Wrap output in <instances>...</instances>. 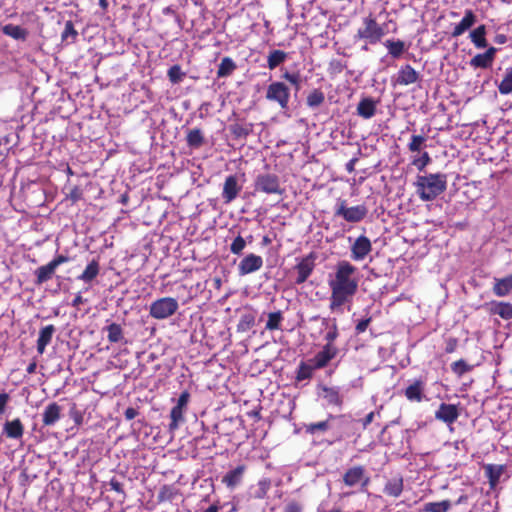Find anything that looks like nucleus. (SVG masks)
Returning <instances> with one entry per match:
<instances>
[{"label":"nucleus","instance_id":"17","mask_svg":"<svg viewBox=\"0 0 512 512\" xmlns=\"http://www.w3.org/2000/svg\"><path fill=\"white\" fill-rule=\"evenodd\" d=\"M241 190L242 186L238 183V177L236 175L227 176L222 189V198L224 203L228 204L234 201Z\"/></svg>","mask_w":512,"mask_h":512},{"label":"nucleus","instance_id":"63","mask_svg":"<svg viewBox=\"0 0 512 512\" xmlns=\"http://www.w3.org/2000/svg\"><path fill=\"white\" fill-rule=\"evenodd\" d=\"M70 416L74 420L75 424L81 425L83 422V414L81 411L73 408L70 411Z\"/></svg>","mask_w":512,"mask_h":512},{"label":"nucleus","instance_id":"48","mask_svg":"<svg viewBox=\"0 0 512 512\" xmlns=\"http://www.w3.org/2000/svg\"><path fill=\"white\" fill-rule=\"evenodd\" d=\"M473 365L468 364L464 359H459L451 364V371L458 377L472 371Z\"/></svg>","mask_w":512,"mask_h":512},{"label":"nucleus","instance_id":"30","mask_svg":"<svg viewBox=\"0 0 512 512\" xmlns=\"http://www.w3.org/2000/svg\"><path fill=\"white\" fill-rule=\"evenodd\" d=\"M245 466L239 465L235 469L230 470L225 474V476L222 479V482L228 487V488H234L238 484H240L243 474L245 472Z\"/></svg>","mask_w":512,"mask_h":512},{"label":"nucleus","instance_id":"18","mask_svg":"<svg viewBox=\"0 0 512 512\" xmlns=\"http://www.w3.org/2000/svg\"><path fill=\"white\" fill-rule=\"evenodd\" d=\"M498 49L490 46L484 53H478L471 58L469 65L475 69H488L493 65Z\"/></svg>","mask_w":512,"mask_h":512},{"label":"nucleus","instance_id":"49","mask_svg":"<svg viewBox=\"0 0 512 512\" xmlns=\"http://www.w3.org/2000/svg\"><path fill=\"white\" fill-rule=\"evenodd\" d=\"M283 319L281 311L272 312L268 315L265 328L269 331L278 330Z\"/></svg>","mask_w":512,"mask_h":512},{"label":"nucleus","instance_id":"59","mask_svg":"<svg viewBox=\"0 0 512 512\" xmlns=\"http://www.w3.org/2000/svg\"><path fill=\"white\" fill-rule=\"evenodd\" d=\"M303 507L302 505L297 501H290L286 504L284 508V512H302Z\"/></svg>","mask_w":512,"mask_h":512},{"label":"nucleus","instance_id":"5","mask_svg":"<svg viewBox=\"0 0 512 512\" xmlns=\"http://www.w3.org/2000/svg\"><path fill=\"white\" fill-rule=\"evenodd\" d=\"M178 308L179 305L175 298L163 297L151 303L149 314L154 319L162 320L175 314Z\"/></svg>","mask_w":512,"mask_h":512},{"label":"nucleus","instance_id":"41","mask_svg":"<svg viewBox=\"0 0 512 512\" xmlns=\"http://www.w3.org/2000/svg\"><path fill=\"white\" fill-rule=\"evenodd\" d=\"M317 370L314 368V364L309 362L306 363L304 361H301L296 372V381L301 382L307 379L312 378L313 371Z\"/></svg>","mask_w":512,"mask_h":512},{"label":"nucleus","instance_id":"28","mask_svg":"<svg viewBox=\"0 0 512 512\" xmlns=\"http://www.w3.org/2000/svg\"><path fill=\"white\" fill-rule=\"evenodd\" d=\"M486 34V26L481 24L470 32L469 38L476 48L484 49L488 47Z\"/></svg>","mask_w":512,"mask_h":512},{"label":"nucleus","instance_id":"61","mask_svg":"<svg viewBox=\"0 0 512 512\" xmlns=\"http://www.w3.org/2000/svg\"><path fill=\"white\" fill-rule=\"evenodd\" d=\"M69 261L70 257L63 254H58L50 262L54 264L56 268H58L61 264L67 263Z\"/></svg>","mask_w":512,"mask_h":512},{"label":"nucleus","instance_id":"45","mask_svg":"<svg viewBox=\"0 0 512 512\" xmlns=\"http://www.w3.org/2000/svg\"><path fill=\"white\" fill-rule=\"evenodd\" d=\"M427 138L424 135H412L408 143V150L412 153H421L423 148L426 147Z\"/></svg>","mask_w":512,"mask_h":512},{"label":"nucleus","instance_id":"54","mask_svg":"<svg viewBox=\"0 0 512 512\" xmlns=\"http://www.w3.org/2000/svg\"><path fill=\"white\" fill-rule=\"evenodd\" d=\"M345 65L342 63L341 60L338 59H332L329 62L328 71L331 75L340 74L344 69Z\"/></svg>","mask_w":512,"mask_h":512},{"label":"nucleus","instance_id":"22","mask_svg":"<svg viewBox=\"0 0 512 512\" xmlns=\"http://www.w3.org/2000/svg\"><path fill=\"white\" fill-rule=\"evenodd\" d=\"M488 312L498 315L504 320L512 319V304L504 301H492L488 304Z\"/></svg>","mask_w":512,"mask_h":512},{"label":"nucleus","instance_id":"53","mask_svg":"<svg viewBox=\"0 0 512 512\" xmlns=\"http://www.w3.org/2000/svg\"><path fill=\"white\" fill-rule=\"evenodd\" d=\"M245 247L246 240L241 235H238L230 244V251L234 255H241Z\"/></svg>","mask_w":512,"mask_h":512},{"label":"nucleus","instance_id":"55","mask_svg":"<svg viewBox=\"0 0 512 512\" xmlns=\"http://www.w3.org/2000/svg\"><path fill=\"white\" fill-rule=\"evenodd\" d=\"M271 482L269 479H263L258 482V492L256 494V497L259 499H262L266 496L268 490L270 489Z\"/></svg>","mask_w":512,"mask_h":512},{"label":"nucleus","instance_id":"35","mask_svg":"<svg viewBox=\"0 0 512 512\" xmlns=\"http://www.w3.org/2000/svg\"><path fill=\"white\" fill-rule=\"evenodd\" d=\"M323 397L329 405L341 407L343 404V398L339 393V390L335 387H323Z\"/></svg>","mask_w":512,"mask_h":512},{"label":"nucleus","instance_id":"34","mask_svg":"<svg viewBox=\"0 0 512 512\" xmlns=\"http://www.w3.org/2000/svg\"><path fill=\"white\" fill-rule=\"evenodd\" d=\"M2 32L6 36H9L15 40H26L28 31L21 26L14 24H7L2 27Z\"/></svg>","mask_w":512,"mask_h":512},{"label":"nucleus","instance_id":"13","mask_svg":"<svg viewBox=\"0 0 512 512\" xmlns=\"http://www.w3.org/2000/svg\"><path fill=\"white\" fill-rule=\"evenodd\" d=\"M316 256L313 252L302 258L301 261L295 266L297 271V277L295 283L300 285L303 284L313 272L315 267Z\"/></svg>","mask_w":512,"mask_h":512},{"label":"nucleus","instance_id":"50","mask_svg":"<svg viewBox=\"0 0 512 512\" xmlns=\"http://www.w3.org/2000/svg\"><path fill=\"white\" fill-rule=\"evenodd\" d=\"M167 75L171 83L177 84L182 81L185 73L182 71L180 65L176 64L169 68Z\"/></svg>","mask_w":512,"mask_h":512},{"label":"nucleus","instance_id":"51","mask_svg":"<svg viewBox=\"0 0 512 512\" xmlns=\"http://www.w3.org/2000/svg\"><path fill=\"white\" fill-rule=\"evenodd\" d=\"M328 332L324 336L325 344L335 345L334 342L339 336L338 324L336 318H333L332 325L328 328Z\"/></svg>","mask_w":512,"mask_h":512},{"label":"nucleus","instance_id":"33","mask_svg":"<svg viewBox=\"0 0 512 512\" xmlns=\"http://www.w3.org/2000/svg\"><path fill=\"white\" fill-rule=\"evenodd\" d=\"M186 143L190 148H200L205 143L203 132L200 128H194L188 131Z\"/></svg>","mask_w":512,"mask_h":512},{"label":"nucleus","instance_id":"15","mask_svg":"<svg viewBox=\"0 0 512 512\" xmlns=\"http://www.w3.org/2000/svg\"><path fill=\"white\" fill-rule=\"evenodd\" d=\"M263 266V259L261 256L254 253L246 255L238 264V273L241 276L251 274L260 270Z\"/></svg>","mask_w":512,"mask_h":512},{"label":"nucleus","instance_id":"26","mask_svg":"<svg viewBox=\"0 0 512 512\" xmlns=\"http://www.w3.org/2000/svg\"><path fill=\"white\" fill-rule=\"evenodd\" d=\"M483 468L490 487H496L505 471V465L485 464Z\"/></svg>","mask_w":512,"mask_h":512},{"label":"nucleus","instance_id":"24","mask_svg":"<svg viewBox=\"0 0 512 512\" xmlns=\"http://www.w3.org/2000/svg\"><path fill=\"white\" fill-rule=\"evenodd\" d=\"M56 331L54 325L50 324L45 327H42L39 331L38 339H37V352L42 355L45 352V349L48 344L52 341V337Z\"/></svg>","mask_w":512,"mask_h":512},{"label":"nucleus","instance_id":"38","mask_svg":"<svg viewBox=\"0 0 512 512\" xmlns=\"http://www.w3.org/2000/svg\"><path fill=\"white\" fill-rule=\"evenodd\" d=\"M256 316L253 311L243 313L237 324L238 332H247L255 325Z\"/></svg>","mask_w":512,"mask_h":512},{"label":"nucleus","instance_id":"31","mask_svg":"<svg viewBox=\"0 0 512 512\" xmlns=\"http://www.w3.org/2000/svg\"><path fill=\"white\" fill-rule=\"evenodd\" d=\"M403 487V477L397 476L386 482L383 492L388 496L396 498L403 492Z\"/></svg>","mask_w":512,"mask_h":512},{"label":"nucleus","instance_id":"6","mask_svg":"<svg viewBox=\"0 0 512 512\" xmlns=\"http://www.w3.org/2000/svg\"><path fill=\"white\" fill-rule=\"evenodd\" d=\"M368 214V208L364 204L347 207L346 200L339 199L335 209V216L342 217L351 223L361 222Z\"/></svg>","mask_w":512,"mask_h":512},{"label":"nucleus","instance_id":"42","mask_svg":"<svg viewBox=\"0 0 512 512\" xmlns=\"http://www.w3.org/2000/svg\"><path fill=\"white\" fill-rule=\"evenodd\" d=\"M325 101V95L324 92L319 89H313L306 98V104L310 108H317L321 106Z\"/></svg>","mask_w":512,"mask_h":512},{"label":"nucleus","instance_id":"25","mask_svg":"<svg viewBox=\"0 0 512 512\" xmlns=\"http://www.w3.org/2000/svg\"><path fill=\"white\" fill-rule=\"evenodd\" d=\"M377 101L371 97L362 98L357 105V114L364 118L370 119L376 113Z\"/></svg>","mask_w":512,"mask_h":512},{"label":"nucleus","instance_id":"11","mask_svg":"<svg viewBox=\"0 0 512 512\" xmlns=\"http://www.w3.org/2000/svg\"><path fill=\"white\" fill-rule=\"evenodd\" d=\"M339 353V349L335 345L325 344L322 350L317 352L315 356L309 360L314 364L317 370L325 368L331 360H333Z\"/></svg>","mask_w":512,"mask_h":512},{"label":"nucleus","instance_id":"2","mask_svg":"<svg viewBox=\"0 0 512 512\" xmlns=\"http://www.w3.org/2000/svg\"><path fill=\"white\" fill-rule=\"evenodd\" d=\"M414 185L416 193L422 201H433L446 191L447 175L444 173L418 175Z\"/></svg>","mask_w":512,"mask_h":512},{"label":"nucleus","instance_id":"57","mask_svg":"<svg viewBox=\"0 0 512 512\" xmlns=\"http://www.w3.org/2000/svg\"><path fill=\"white\" fill-rule=\"evenodd\" d=\"M282 78H284L289 83L294 85L297 89L299 88V85H300V75L298 73L285 72L282 75Z\"/></svg>","mask_w":512,"mask_h":512},{"label":"nucleus","instance_id":"56","mask_svg":"<svg viewBox=\"0 0 512 512\" xmlns=\"http://www.w3.org/2000/svg\"><path fill=\"white\" fill-rule=\"evenodd\" d=\"M82 196H83V191L82 189L79 187V186H74L69 194H68V199L73 203H77L78 201H80L82 199Z\"/></svg>","mask_w":512,"mask_h":512},{"label":"nucleus","instance_id":"60","mask_svg":"<svg viewBox=\"0 0 512 512\" xmlns=\"http://www.w3.org/2000/svg\"><path fill=\"white\" fill-rule=\"evenodd\" d=\"M109 485H110L112 490H114L115 492L125 496V491L123 489V485L116 478H112L109 481Z\"/></svg>","mask_w":512,"mask_h":512},{"label":"nucleus","instance_id":"9","mask_svg":"<svg viewBox=\"0 0 512 512\" xmlns=\"http://www.w3.org/2000/svg\"><path fill=\"white\" fill-rule=\"evenodd\" d=\"M190 398L191 395L187 390L183 391L180 394L176 405L170 411V431H175L176 429H178L179 424L184 421V413L187 411Z\"/></svg>","mask_w":512,"mask_h":512},{"label":"nucleus","instance_id":"8","mask_svg":"<svg viewBox=\"0 0 512 512\" xmlns=\"http://www.w3.org/2000/svg\"><path fill=\"white\" fill-rule=\"evenodd\" d=\"M343 483L347 487L360 485L361 491H365L370 483V477L367 475L362 465L350 467L345 471L342 477Z\"/></svg>","mask_w":512,"mask_h":512},{"label":"nucleus","instance_id":"39","mask_svg":"<svg viewBox=\"0 0 512 512\" xmlns=\"http://www.w3.org/2000/svg\"><path fill=\"white\" fill-rule=\"evenodd\" d=\"M287 59V53L283 50H272L267 57V67L274 70Z\"/></svg>","mask_w":512,"mask_h":512},{"label":"nucleus","instance_id":"27","mask_svg":"<svg viewBox=\"0 0 512 512\" xmlns=\"http://www.w3.org/2000/svg\"><path fill=\"white\" fill-rule=\"evenodd\" d=\"M56 269L57 268L51 262L38 267L34 272L35 284L39 286L51 280L55 274Z\"/></svg>","mask_w":512,"mask_h":512},{"label":"nucleus","instance_id":"23","mask_svg":"<svg viewBox=\"0 0 512 512\" xmlns=\"http://www.w3.org/2000/svg\"><path fill=\"white\" fill-rule=\"evenodd\" d=\"M3 434L10 439H21L24 435V425L19 418L6 421L3 425Z\"/></svg>","mask_w":512,"mask_h":512},{"label":"nucleus","instance_id":"21","mask_svg":"<svg viewBox=\"0 0 512 512\" xmlns=\"http://www.w3.org/2000/svg\"><path fill=\"white\" fill-rule=\"evenodd\" d=\"M345 418L346 417L344 415L329 414L327 419L324 421L305 424V432L311 435H314L317 432H326L330 428V421L339 420L341 422H344Z\"/></svg>","mask_w":512,"mask_h":512},{"label":"nucleus","instance_id":"16","mask_svg":"<svg viewBox=\"0 0 512 512\" xmlns=\"http://www.w3.org/2000/svg\"><path fill=\"white\" fill-rule=\"evenodd\" d=\"M420 74L410 64L400 67L397 76L393 79V85L407 86L416 83Z\"/></svg>","mask_w":512,"mask_h":512},{"label":"nucleus","instance_id":"4","mask_svg":"<svg viewBox=\"0 0 512 512\" xmlns=\"http://www.w3.org/2000/svg\"><path fill=\"white\" fill-rule=\"evenodd\" d=\"M254 190L258 193L277 196H282L285 193V188L282 187L279 176L270 172L256 176Z\"/></svg>","mask_w":512,"mask_h":512},{"label":"nucleus","instance_id":"3","mask_svg":"<svg viewBox=\"0 0 512 512\" xmlns=\"http://www.w3.org/2000/svg\"><path fill=\"white\" fill-rule=\"evenodd\" d=\"M386 33V25L379 24L375 16L370 13L362 18V27L358 28L354 35V41L365 40L367 43L375 45L381 41Z\"/></svg>","mask_w":512,"mask_h":512},{"label":"nucleus","instance_id":"36","mask_svg":"<svg viewBox=\"0 0 512 512\" xmlns=\"http://www.w3.org/2000/svg\"><path fill=\"white\" fill-rule=\"evenodd\" d=\"M253 124L233 123L229 130L235 139H245L252 132Z\"/></svg>","mask_w":512,"mask_h":512},{"label":"nucleus","instance_id":"32","mask_svg":"<svg viewBox=\"0 0 512 512\" xmlns=\"http://www.w3.org/2000/svg\"><path fill=\"white\" fill-rule=\"evenodd\" d=\"M100 272V265L99 261L96 259H93L85 268V270L78 276V279L85 282L90 283L92 282Z\"/></svg>","mask_w":512,"mask_h":512},{"label":"nucleus","instance_id":"7","mask_svg":"<svg viewBox=\"0 0 512 512\" xmlns=\"http://www.w3.org/2000/svg\"><path fill=\"white\" fill-rule=\"evenodd\" d=\"M265 97L268 101L277 103L282 110H287L290 101V89L285 83L275 81L268 85Z\"/></svg>","mask_w":512,"mask_h":512},{"label":"nucleus","instance_id":"12","mask_svg":"<svg viewBox=\"0 0 512 512\" xmlns=\"http://www.w3.org/2000/svg\"><path fill=\"white\" fill-rule=\"evenodd\" d=\"M351 259L354 261L364 260L372 251V243L365 235H360L351 245Z\"/></svg>","mask_w":512,"mask_h":512},{"label":"nucleus","instance_id":"40","mask_svg":"<svg viewBox=\"0 0 512 512\" xmlns=\"http://www.w3.org/2000/svg\"><path fill=\"white\" fill-rule=\"evenodd\" d=\"M107 339L110 343H118L124 338L123 329L118 323H110L105 327Z\"/></svg>","mask_w":512,"mask_h":512},{"label":"nucleus","instance_id":"44","mask_svg":"<svg viewBox=\"0 0 512 512\" xmlns=\"http://www.w3.org/2000/svg\"><path fill=\"white\" fill-rule=\"evenodd\" d=\"M452 504L450 500H443L440 502H428L424 504V512H448Z\"/></svg>","mask_w":512,"mask_h":512},{"label":"nucleus","instance_id":"46","mask_svg":"<svg viewBox=\"0 0 512 512\" xmlns=\"http://www.w3.org/2000/svg\"><path fill=\"white\" fill-rule=\"evenodd\" d=\"M498 90L502 95H508L512 92V66L506 69L505 75L498 85Z\"/></svg>","mask_w":512,"mask_h":512},{"label":"nucleus","instance_id":"37","mask_svg":"<svg viewBox=\"0 0 512 512\" xmlns=\"http://www.w3.org/2000/svg\"><path fill=\"white\" fill-rule=\"evenodd\" d=\"M237 68L236 63L233 61L230 57H224L222 58L218 70H217V77L218 78H224L230 76L234 70Z\"/></svg>","mask_w":512,"mask_h":512},{"label":"nucleus","instance_id":"29","mask_svg":"<svg viewBox=\"0 0 512 512\" xmlns=\"http://www.w3.org/2000/svg\"><path fill=\"white\" fill-rule=\"evenodd\" d=\"M493 293L498 297H504L512 291V274L504 278H495Z\"/></svg>","mask_w":512,"mask_h":512},{"label":"nucleus","instance_id":"14","mask_svg":"<svg viewBox=\"0 0 512 512\" xmlns=\"http://www.w3.org/2000/svg\"><path fill=\"white\" fill-rule=\"evenodd\" d=\"M460 416L458 405L441 403L435 411V418L447 425L453 424Z\"/></svg>","mask_w":512,"mask_h":512},{"label":"nucleus","instance_id":"58","mask_svg":"<svg viewBox=\"0 0 512 512\" xmlns=\"http://www.w3.org/2000/svg\"><path fill=\"white\" fill-rule=\"evenodd\" d=\"M372 321V318L371 317H368L366 319H362L360 320L356 326H355V332L356 334H361L363 332L366 331L367 327L369 326V324L371 323Z\"/></svg>","mask_w":512,"mask_h":512},{"label":"nucleus","instance_id":"10","mask_svg":"<svg viewBox=\"0 0 512 512\" xmlns=\"http://www.w3.org/2000/svg\"><path fill=\"white\" fill-rule=\"evenodd\" d=\"M427 381L426 378L419 377L409 382L408 386L403 390L405 398L412 403H421L427 400L426 391Z\"/></svg>","mask_w":512,"mask_h":512},{"label":"nucleus","instance_id":"20","mask_svg":"<svg viewBox=\"0 0 512 512\" xmlns=\"http://www.w3.org/2000/svg\"><path fill=\"white\" fill-rule=\"evenodd\" d=\"M476 20V15L471 9L465 10L464 17L457 25H455L451 32V36L454 38L461 36L476 23Z\"/></svg>","mask_w":512,"mask_h":512},{"label":"nucleus","instance_id":"1","mask_svg":"<svg viewBox=\"0 0 512 512\" xmlns=\"http://www.w3.org/2000/svg\"><path fill=\"white\" fill-rule=\"evenodd\" d=\"M357 268L349 261L337 263L335 276L329 281L331 290L329 308L341 311V307L352 300L358 290V279L355 277Z\"/></svg>","mask_w":512,"mask_h":512},{"label":"nucleus","instance_id":"62","mask_svg":"<svg viewBox=\"0 0 512 512\" xmlns=\"http://www.w3.org/2000/svg\"><path fill=\"white\" fill-rule=\"evenodd\" d=\"M458 345V340L456 338H449L446 342L445 352L450 354L453 353Z\"/></svg>","mask_w":512,"mask_h":512},{"label":"nucleus","instance_id":"43","mask_svg":"<svg viewBox=\"0 0 512 512\" xmlns=\"http://www.w3.org/2000/svg\"><path fill=\"white\" fill-rule=\"evenodd\" d=\"M384 45L393 58H399L405 51V43L401 40H387Z\"/></svg>","mask_w":512,"mask_h":512},{"label":"nucleus","instance_id":"64","mask_svg":"<svg viewBox=\"0 0 512 512\" xmlns=\"http://www.w3.org/2000/svg\"><path fill=\"white\" fill-rule=\"evenodd\" d=\"M10 396L6 392L0 393V415L5 412L7 403L9 402Z\"/></svg>","mask_w":512,"mask_h":512},{"label":"nucleus","instance_id":"19","mask_svg":"<svg viewBox=\"0 0 512 512\" xmlns=\"http://www.w3.org/2000/svg\"><path fill=\"white\" fill-rule=\"evenodd\" d=\"M62 407L57 402L49 403L42 413V424L45 427L55 425L61 418Z\"/></svg>","mask_w":512,"mask_h":512},{"label":"nucleus","instance_id":"52","mask_svg":"<svg viewBox=\"0 0 512 512\" xmlns=\"http://www.w3.org/2000/svg\"><path fill=\"white\" fill-rule=\"evenodd\" d=\"M78 32L74 28V24L72 21H66L64 30L62 32L61 38L63 41L69 40L71 38V42H74L77 38Z\"/></svg>","mask_w":512,"mask_h":512},{"label":"nucleus","instance_id":"47","mask_svg":"<svg viewBox=\"0 0 512 512\" xmlns=\"http://www.w3.org/2000/svg\"><path fill=\"white\" fill-rule=\"evenodd\" d=\"M420 155L413 157L411 164L422 172L431 163L432 159L427 151H422Z\"/></svg>","mask_w":512,"mask_h":512}]
</instances>
